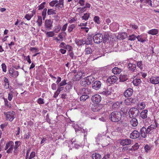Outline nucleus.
I'll return each mask as SVG.
<instances>
[{
    "label": "nucleus",
    "instance_id": "obj_1",
    "mask_svg": "<svg viewBox=\"0 0 159 159\" xmlns=\"http://www.w3.org/2000/svg\"><path fill=\"white\" fill-rule=\"evenodd\" d=\"M122 114L120 112L114 111L109 115V119L113 122H117L119 121L121 118Z\"/></svg>",
    "mask_w": 159,
    "mask_h": 159
},
{
    "label": "nucleus",
    "instance_id": "obj_2",
    "mask_svg": "<svg viewBox=\"0 0 159 159\" xmlns=\"http://www.w3.org/2000/svg\"><path fill=\"white\" fill-rule=\"evenodd\" d=\"M93 36V41L95 43H99L103 41V35L101 34L98 33Z\"/></svg>",
    "mask_w": 159,
    "mask_h": 159
},
{
    "label": "nucleus",
    "instance_id": "obj_3",
    "mask_svg": "<svg viewBox=\"0 0 159 159\" xmlns=\"http://www.w3.org/2000/svg\"><path fill=\"white\" fill-rule=\"evenodd\" d=\"M158 124L156 121L155 122V124H151L147 128V133L149 134H152L154 133V131L158 126Z\"/></svg>",
    "mask_w": 159,
    "mask_h": 159
},
{
    "label": "nucleus",
    "instance_id": "obj_4",
    "mask_svg": "<svg viewBox=\"0 0 159 159\" xmlns=\"http://www.w3.org/2000/svg\"><path fill=\"white\" fill-rule=\"evenodd\" d=\"M129 116L131 117V115L132 116V117H136L139 115L140 112L139 110L136 108L132 107L131 108L129 111Z\"/></svg>",
    "mask_w": 159,
    "mask_h": 159
},
{
    "label": "nucleus",
    "instance_id": "obj_5",
    "mask_svg": "<svg viewBox=\"0 0 159 159\" xmlns=\"http://www.w3.org/2000/svg\"><path fill=\"white\" fill-rule=\"evenodd\" d=\"M90 93L91 90L90 89L84 88L81 89L80 90L78 94L79 95H88Z\"/></svg>",
    "mask_w": 159,
    "mask_h": 159
},
{
    "label": "nucleus",
    "instance_id": "obj_6",
    "mask_svg": "<svg viewBox=\"0 0 159 159\" xmlns=\"http://www.w3.org/2000/svg\"><path fill=\"white\" fill-rule=\"evenodd\" d=\"M14 112L13 111H8L7 112H4V114L6 116L7 120L8 119L9 121H11L14 118Z\"/></svg>",
    "mask_w": 159,
    "mask_h": 159
},
{
    "label": "nucleus",
    "instance_id": "obj_7",
    "mask_svg": "<svg viewBox=\"0 0 159 159\" xmlns=\"http://www.w3.org/2000/svg\"><path fill=\"white\" fill-rule=\"evenodd\" d=\"M102 83L100 81L95 80L92 84V88L96 90H98L101 87Z\"/></svg>",
    "mask_w": 159,
    "mask_h": 159
},
{
    "label": "nucleus",
    "instance_id": "obj_8",
    "mask_svg": "<svg viewBox=\"0 0 159 159\" xmlns=\"http://www.w3.org/2000/svg\"><path fill=\"white\" fill-rule=\"evenodd\" d=\"M101 99V97L98 94H95L92 97V101L97 104H98L97 103L100 102Z\"/></svg>",
    "mask_w": 159,
    "mask_h": 159
},
{
    "label": "nucleus",
    "instance_id": "obj_9",
    "mask_svg": "<svg viewBox=\"0 0 159 159\" xmlns=\"http://www.w3.org/2000/svg\"><path fill=\"white\" fill-rule=\"evenodd\" d=\"M100 93L103 95L107 96L111 93V90L110 89H109L108 87L107 86L100 91Z\"/></svg>",
    "mask_w": 159,
    "mask_h": 159
},
{
    "label": "nucleus",
    "instance_id": "obj_10",
    "mask_svg": "<svg viewBox=\"0 0 159 159\" xmlns=\"http://www.w3.org/2000/svg\"><path fill=\"white\" fill-rule=\"evenodd\" d=\"M150 81L152 84H157L159 83V76H152L150 78Z\"/></svg>",
    "mask_w": 159,
    "mask_h": 159
},
{
    "label": "nucleus",
    "instance_id": "obj_11",
    "mask_svg": "<svg viewBox=\"0 0 159 159\" xmlns=\"http://www.w3.org/2000/svg\"><path fill=\"white\" fill-rule=\"evenodd\" d=\"M128 69L131 72H136V66L135 64L129 63L128 65Z\"/></svg>",
    "mask_w": 159,
    "mask_h": 159
},
{
    "label": "nucleus",
    "instance_id": "obj_12",
    "mask_svg": "<svg viewBox=\"0 0 159 159\" xmlns=\"http://www.w3.org/2000/svg\"><path fill=\"white\" fill-rule=\"evenodd\" d=\"M117 80V77L116 76L113 75L108 77L107 80V82L110 84H113L116 82Z\"/></svg>",
    "mask_w": 159,
    "mask_h": 159
},
{
    "label": "nucleus",
    "instance_id": "obj_13",
    "mask_svg": "<svg viewBox=\"0 0 159 159\" xmlns=\"http://www.w3.org/2000/svg\"><path fill=\"white\" fill-rule=\"evenodd\" d=\"M131 143V140L129 139H126L121 140L120 142V144L123 146L125 145H130Z\"/></svg>",
    "mask_w": 159,
    "mask_h": 159
},
{
    "label": "nucleus",
    "instance_id": "obj_14",
    "mask_svg": "<svg viewBox=\"0 0 159 159\" xmlns=\"http://www.w3.org/2000/svg\"><path fill=\"white\" fill-rule=\"evenodd\" d=\"M139 133L142 137L143 138H146L147 134H149L147 133V129L144 127H143L141 129Z\"/></svg>",
    "mask_w": 159,
    "mask_h": 159
},
{
    "label": "nucleus",
    "instance_id": "obj_15",
    "mask_svg": "<svg viewBox=\"0 0 159 159\" xmlns=\"http://www.w3.org/2000/svg\"><path fill=\"white\" fill-rule=\"evenodd\" d=\"M140 133L137 130L133 131L130 134V138L132 139H135L140 136Z\"/></svg>",
    "mask_w": 159,
    "mask_h": 159
},
{
    "label": "nucleus",
    "instance_id": "obj_16",
    "mask_svg": "<svg viewBox=\"0 0 159 159\" xmlns=\"http://www.w3.org/2000/svg\"><path fill=\"white\" fill-rule=\"evenodd\" d=\"M133 93V90L132 89L129 88L126 90L124 93V96L126 98H128L131 96Z\"/></svg>",
    "mask_w": 159,
    "mask_h": 159
},
{
    "label": "nucleus",
    "instance_id": "obj_17",
    "mask_svg": "<svg viewBox=\"0 0 159 159\" xmlns=\"http://www.w3.org/2000/svg\"><path fill=\"white\" fill-rule=\"evenodd\" d=\"M148 111L147 110H143L140 113V116L142 119H146V120L150 119L149 117L147 118Z\"/></svg>",
    "mask_w": 159,
    "mask_h": 159
},
{
    "label": "nucleus",
    "instance_id": "obj_18",
    "mask_svg": "<svg viewBox=\"0 0 159 159\" xmlns=\"http://www.w3.org/2000/svg\"><path fill=\"white\" fill-rule=\"evenodd\" d=\"M122 102H116L114 103L112 106V108L114 110H118L120 107V105L122 104Z\"/></svg>",
    "mask_w": 159,
    "mask_h": 159
},
{
    "label": "nucleus",
    "instance_id": "obj_19",
    "mask_svg": "<svg viewBox=\"0 0 159 159\" xmlns=\"http://www.w3.org/2000/svg\"><path fill=\"white\" fill-rule=\"evenodd\" d=\"M45 26L48 29H51L52 26V22L51 20H46L45 21Z\"/></svg>",
    "mask_w": 159,
    "mask_h": 159
},
{
    "label": "nucleus",
    "instance_id": "obj_20",
    "mask_svg": "<svg viewBox=\"0 0 159 159\" xmlns=\"http://www.w3.org/2000/svg\"><path fill=\"white\" fill-rule=\"evenodd\" d=\"M86 79L88 82V84H90L91 83H93L96 80L92 76H90L86 78Z\"/></svg>",
    "mask_w": 159,
    "mask_h": 159
},
{
    "label": "nucleus",
    "instance_id": "obj_21",
    "mask_svg": "<svg viewBox=\"0 0 159 159\" xmlns=\"http://www.w3.org/2000/svg\"><path fill=\"white\" fill-rule=\"evenodd\" d=\"M130 124L133 126H136L138 124L137 120L135 118H133L130 121Z\"/></svg>",
    "mask_w": 159,
    "mask_h": 159
},
{
    "label": "nucleus",
    "instance_id": "obj_22",
    "mask_svg": "<svg viewBox=\"0 0 159 159\" xmlns=\"http://www.w3.org/2000/svg\"><path fill=\"white\" fill-rule=\"evenodd\" d=\"M112 71L114 74H119L121 72V70L117 67H115L112 69Z\"/></svg>",
    "mask_w": 159,
    "mask_h": 159
},
{
    "label": "nucleus",
    "instance_id": "obj_23",
    "mask_svg": "<svg viewBox=\"0 0 159 159\" xmlns=\"http://www.w3.org/2000/svg\"><path fill=\"white\" fill-rule=\"evenodd\" d=\"M101 108L99 104H96L92 106V109L93 111H98Z\"/></svg>",
    "mask_w": 159,
    "mask_h": 159
},
{
    "label": "nucleus",
    "instance_id": "obj_24",
    "mask_svg": "<svg viewBox=\"0 0 159 159\" xmlns=\"http://www.w3.org/2000/svg\"><path fill=\"white\" fill-rule=\"evenodd\" d=\"M104 38H103V43H106L109 40L110 38V35L108 32H105L104 34Z\"/></svg>",
    "mask_w": 159,
    "mask_h": 159
},
{
    "label": "nucleus",
    "instance_id": "obj_25",
    "mask_svg": "<svg viewBox=\"0 0 159 159\" xmlns=\"http://www.w3.org/2000/svg\"><path fill=\"white\" fill-rule=\"evenodd\" d=\"M158 32V30L157 29H152L148 31V33L149 34L152 35H156Z\"/></svg>",
    "mask_w": 159,
    "mask_h": 159
},
{
    "label": "nucleus",
    "instance_id": "obj_26",
    "mask_svg": "<svg viewBox=\"0 0 159 159\" xmlns=\"http://www.w3.org/2000/svg\"><path fill=\"white\" fill-rule=\"evenodd\" d=\"M133 84L135 86H138L141 82L140 79L136 78L135 79L133 80L132 82Z\"/></svg>",
    "mask_w": 159,
    "mask_h": 159
},
{
    "label": "nucleus",
    "instance_id": "obj_27",
    "mask_svg": "<svg viewBox=\"0 0 159 159\" xmlns=\"http://www.w3.org/2000/svg\"><path fill=\"white\" fill-rule=\"evenodd\" d=\"M93 159H100L101 158V156L98 153H95L92 155Z\"/></svg>",
    "mask_w": 159,
    "mask_h": 159
},
{
    "label": "nucleus",
    "instance_id": "obj_28",
    "mask_svg": "<svg viewBox=\"0 0 159 159\" xmlns=\"http://www.w3.org/2000/svg\"><path fill=\"white\" fill-rule=\"evenodd\" d=\"M75 41L76 43L79 46L84 45L85 44V43H86L85 40L84 39H80L79 40H76Z\"/></svg>",
    "mask_w": 159,
    "mask_h": 159
},
{
    "label": "nucleus",
    "instance_id": "obj_29",
    "mask_svg": "<svg viewBox=\"0 0 159 159\" xmlns=\"http://www.w3.org/2000/svg\"><path fill=\"white\" fill-rule=\"evenodd\" d=\"M93 34L91 35L90 36H89L88 38L85 41V44L88 45L89 44H91L92 43V36Z\"/></svg>",
    "mask_w": 159,
    "mask_h": 159
},
{
    "label": "nucleus",
    "instance_id": "obj_30",
    "mask_svg": "<svg viewBox=\"0 0 159 159\" xmlns=\"http://www.w3.org/2000/svg\"><path fill=\"white\" fill-rule=\"evenodd\" d=\"M145 107V103L143 102L141 103H139L138 104V107L139 109L140 110L144 109Z\"/></svg>",
    "mask_w": 159,
    "mask_h": 159
},
{
    "label": "nucleus",
    "instance_id": "obj_31",
    "mask_svg": "<svg viewBox=\"0 0 159 159\" xmlns=\"http://www.w3.org/2000/svg\"><path fill=\"white\" fill-rule=\"evenodd\" d=\"M129 108L126 106H125L121 108L120 111L124 114H126L129 111Z\"/></svg>",
    "mask_w": 159,
    "mask_h": 159
},
{
    "label": "nucleus",
    "instance_id": "obj_32",
    "mask_svg": "<svg viewBox=\"0 0 159 159\" xmlns=\"http://www.w3.org/2000/svg\"><path fill=\"white\" fill-rule=\"evenodd\" d=\"M82 95L80 97V100L81 101H85L87 99L89 98V96L86 95Z\"/></svg>",
    "mask_w": 159,
    "mask_h": 159
},
{
    "label": "nucleus",
    "instance_id": "obj_33",
    "mask_svg": "<svg viewBox=\"0 0 159 159\" xmlns=\"http://www.w3.org/2000/svg\"><path fill=\"white\" fill-rule=\"evenodd\" d=\"M38 20L36 21V23L38 24L39 26H41L42 23V16H38Z\"/></svg>",
    "mask_w": 159,
    "mask_h": 159
},
{
    "label": "nucleus",
    "instance_id": "obj_34",
    "mask_svg": "<svg viewBox=\"0 0 159 159\" xmlns=\"http://www.w3.org/2000/svg\"><path fill=\"white\" fill-rule=\"evenodd\" d=\"M90 16V13H85L84 14L83 16L81 17V18L82 20H87Z\"/></svg>",
    "mask_w": 159,
    "mask_h": 159
},
{
    "label": "nucleus",
    "instance_id": "obj_35",
    "mask_svg": "<svg viewBox=\"0 0 159 159\" xmlns=\"http://www.w3.org/2000/svg\"><path fill=\"white\" fill-rule=\"evenodd\" d=\"M88 84L87 81L86 79V78H85L84 79L80 81V84L82 86H86V85H89Z\"/></svg>",
    "mask_w": 159,
    "mask_h": 159
},
{
    "label": "nucleus",
    "instance_id": "obj_36",
    "mask_svg": "<svg viewBox=\"0 0 159 159\" xmlns=\"http://www.w3.org/2000/svg\"><path fill=\"white\" fill-rule=\"evenodd\" d=\"M47 13L48 15L56 14V11L52 9H48V11Z\"/></svg>",
    "mask_w": 159,
    "mask_h": 159
},
{
    "label": "nucleus",
    "instance_id": "obj_37",
    "mask_svg": "<svg viewBox=\"0 0 159 159\" xmlns=\"http://www.w3.org/2000/svg\"><path fill=\"white\" fill-rule=\"evenodd\" d=\"M10 148L9 149H8L7 151V152L8 153H10L12 152V151L13 149V147H14V143L12 141V144L11 145H10Z\"/></svg>",
    "mask_w": 159,
    "mask_h": 159
},
{
    "label": "nucleus",
    "instance_id": "obj_38",
    "mask_svg": "<svg viewBox=\"0 0 159 159\" xmlns=\"http://www.w3.org/2000/svg\"><path fill=\"white\" fill-rule=\"evenodd\" d=\"M93 20L95 23L98 24H99L100 23V18L98 16H95L94 17Z\"/></svg>",
    "mask_w": 159,
    "mask_h": 159
},
{
    "label": "nucleus",
    "instance_id": "obj_39",
    "mask_svg": "<svg viewBox=\"0 0 159 159\" xmlns=\"http://www.w3.org/2000/svg\"><path fill=\"white\" fill-rule=\"evenodd\" d=\"M75 25L74 24H71L68 27V30L69 32H71L73 29L75 28Z\"/></svg>",
    "mask_w": 159,
    "mask_h": 159
},
{
    "label": "nucleus",
    "instance_id": "obj_40",
    "mask_svg": "<svg viewBox=\"0 0 159 159\" xmlns=\"http://www.w3.org/2000/svg\"><path fill=\"white\" fill-rule=\"evenodd\" d=\"M136 39V36L134 34L129 36L128 39L131 41H134Z\"/></svg>",
    "mask_w": 159,
    "mask_h": 159
},
{
    "label": "nucleus",
    "instance_id": "obj_41",
    "mask_svg": "<svg viewBox=\"0 0 159 159\" xmlns=\"http://www.w3.org/2000/svg\"><path fill=\"white\" fill-rule=\"evenodd\" d=\"M14 69L12 68H11L9 69V73L12 77H14L15 76V75L14 74Z\"/></svg>",
    "mask_w": 159,
    "mask_h": 159
},
{
    "label": "nucleus",
    "instance_id": "obj_42",
    "mask_svg": "<svg viewBox=\"0 0 159 159\" xmlns=\"http://www.w3.org/2000/svg\"><path fill=\"white\" fill-rule=\"evenodd\" d=\"M86 54H91L92 52V50L90 48H87L85 49Z\"/></svg>",
    "mask_w": 159,
    "mask_h": 159
},
{
    "label": "nucleus",
    "instance_id": "obj_43",
    "mask_svg": "<svg viewBox=\"0 0 159 159\" xmlns=\"http://www.w3.org/2000/svg\"><path fill=\"white\" fill-rule=\"evenodd\" d=\"M120 36L122 39H123L127 37V34L125 33H122L120 34Z\"/></svg>",
    "mask_w": 159,
    "mask_h": 159
},
{
    "label": "nucleus",
    "instance_id": "obj_44",
    "mask_svg": "<svg viewBox=\"0 0 159 159\" xmlns=\"http://www.w3.org/2000/svg\"><path fill=\"white\" fill-rule=\"evenodd\" d=\"M46 34L47 37H52L54 35V33L53 31H49L47 32Z\"/></svg>",
    "mask_w": 159,
    "mask_h": 159
},
{
    "label": "nucleus",
    "instance_id": "obj_45",
    "mask_svg": "<svg viewBox=\"0 0 159 159\" xmlns=\"http://www.w3.org/2000/svg\"><path fill=\"white\" fill-rule=\"evenodd\" d=\"M77 11L79 13H82L86 11V9H85V7L82 8L79 7L77 8Z\"/></svg>",
    "mask_w": 159,
    "mask_h": 159
},
{
    "label": "nucleus",
    "instance_id": "obj_46",
    "mask_svg": "<svg viewBox=\"0 0 159 159\" xmlns=\"http://www.w3.org/2000/svg\"><path fill=\"white\" fill-rule=\"evenodd\" d=\"M83 74H84V73H82L81 72H79L78 74L76 75V77H77L78 79H81L83 75Z\"/></svg>",
    "mask_w": 159,
    "mask_h": 159
},
{
    "label": "nucleus",
    "instance_id": "obj_47",
    "mask_svg": "<svg viewBox=\"0 0 159 159\" xmlns=\"http://www.w3.org/2000/svg\"><path fill=\"white\" fill-rule=\"evenodd\" d=\"M64 49L68 50L69 51H70L72 49V48L70 45H66Z\"/></svg>",
    "mask_w": 159,
    "mask_h": 159
},
{
    "label": "nucleus",
    "instance_id": "obj_48",
    "mask_svg": "<svg viewBox=\"0 0 159 159\" xmlns=\"http://www.w3.org/2000/svg\"><path fill=\"white\" fill-rule=\"evenodd\" d=\"M66 80H62L60 83L58 84L57 86L61 87L65 85V84H67V83H66Z\"/></svg>",
    "mask_w": 159,
    "mask_h": 159
},
{
    "label": "nucleus",
    "instance_id": "obj_49",
    "mask_svg": "<svg viewBox=\"0 0 159 159\" xmlns=\"http://www.w3.org/2000/svg\"><path fill=\"white\" fill-rule=\"evenodd\" d=\"M31 135V133L30 132H28L25 134L24 136V138L25 139H28L29 138Z\"/></svg>",
    "mask_w": 159,
    "mask_h": 159
},
{
    "label": "nucleus",
    "instance_id": "obj_50",
    "mask_svg": "<svg viewBox=\"0 0 159 159\" xmlns=\"http://www.w3.org/2000/svg\"><path fill=\"white\" fill-rule=\"evenodd\" d=\"M57 0H53L49 3V5L52 7H53L55 4L58 2Z\"/></svg>",
    "mask_w": 159,
    "mask_h": 159
},
{
    "label": "nucleus",
    "instance_id": "obj_51",
    "mask_svg": "<svg viewBox=\"0 0 159 159\" xmlns=\"http://www.w3.org/2000/svg\"><path fill=\"white\" fill-rule=\"evenodd\" d=\"M12 141H9V142L7 143L6 144L5 149L7 150L8 148L10 146V145H11L12 144Z\"/></svg>",
    "mask_w": 159,
    "mask_h": 159
},
{
    "label": "nucleus",
    "instance_id": "obj_52",
    "mask_svg": "<svg viewBox=\"0 0 159 159\" xmlns=\"http://www.w3.org/2000/svg\"><path fill=\"white\" fill-rule=\"evenodd\" d=\"M102 136L101 134L98 135L97 137H96V142L98 143L100 142L101 140H102Z\"/></svg>",
    "mask_w": 159,
    "mask_h": 159
},
{
    "label": "nucleus",
    "instance_id": "obj_53",
    "mask_svg": "<svg viewBox=\"0 0 159 159\" xmlns=\"http://www.w3.org/2000/svg\"><path fill=\"white\" fill-rule=\"evenodd\" d=\"M133 150L134 151L137 150L139 148V145L138 143H135L134 145L132 146Z\"/></svg>",
    "mask_w": 159,
    "mask_h": 159
},
{
    "label": "nucleus",
    "instance_id": "obj_54",
    "mask_svg": "<svg viewBox=\"0 0 159 159\" xmlns=\"http://www.w3.org/2000/svg\"><path fill=\"white\" fill-rule=\"evenodd\" d=\"M137 66L139 68L141 69H142L143 68V65L142 64V62L139 61L137 63Z\"/></svg>",
    "mask_w": 159,
    "mask_h": 159
},
{
    "label": "nucleus",
    "instance_id": "obj_55",
    "mask_svg": "<svg viewBox=\"0 0 159 159\" xmlns=\"http://www.w3.org/2000/svg\"><path fill=\"white\" fill-rule=\"evenodd\" d=\"M1 66L3 71L5 72H6L7 71L6 65L5 63H2V64Z\"/></svg>",
    "mask_w": 159,
    "mask_h": 159
},
{
    "label": "nucleus",
    "instance_id": "obj_56",
    "mask_svg": "<svg viewBox=\"0 0 159 159\" xmlns=\"http://www.w3.org/2000/svg\"><path fill=\"white\" fill-rule=\"evenodd\" d=\"M129 99L131 103H135L136 102V99L135 98H130Z\"/></svg>",
    "mask_w": 159,
    "mask_h": 159
},
{
    "label": "nucleus",
    "instance_id": "obj_57",
    "mask_svg": "<svg viewBox=\"0 0 159 159\" xmlns=\"http://www.w3.org/2000/svg\"><path fill=\"white\" fill-rule=\"evenodd\" d=\"M4 101L5 102V106H7L8 107H11V104L10 102H8V101L7 99L4 98Z\"/></svg>",
    "mask_w": 159,
    "mask_h": 159
},
{
    "label": "nucleus",
    "instance_id": "obj_58",
    "mask_svg": "<svg viewBox=\"0 0 159 159\" xmlns=\"http://www.w3.org/2000/svg\"><path fill=\"white\" fill-rule=\"evenodd\" d=\"M126 105H130V101L129 100V98H127L124 101Z\"/></svg>",
    "mask_w": 159,
    "mask_h": 159
},
{
    "label": "nucleus",
    "instance_id": "obj_59",
    "mask_svg": "<svg viewBox=\"0 0 159 159\" xmlns=\"http://www.w3.org/2000/svg\"><path fill=\"white\" fill-rule=\"evenodd\" d=\"M145 3H148V5L152 7V1L151 0H144Z\"/></svg>",
    "mask_w": 159,
    "mask_h": 159
},
{
    "label": "nucleus",
    "instance_id": "obj_60",
    "mask_svg": "<svg viewBox=\"0 0 159 159\" xmlns=\"http://www.w3.org/2000/svg\"><path fill=\"white\" fill-rule=\"evenodd\" d=\"M38 102L39 104H43L44 103L43 102V99L41 98L38 99Z\"/></svg>",
    "mask_w": 159,
    "mask_h": 159
},
{
    "label": "nucleus",
    "instance_id": "obj_61",
    "mask_svg": "<svg viewBox=\"0 0 159 159\" xmlns=\"http://www.w3.org/2000/svg\"><path fill=\"white\" fill-rule=\"evenodd\" d=\"M32 16H33L29 15L28 14H26L25 16V18L27 20H29L31 19Z\"/></svg>",
    "mask_w": 159,
    "mask_h": 159
},
{
    "label": "nucleus",
    "instance_id": "obj_62",
    "mask_svg": "<svg viewBox=\"0 0 159 159\" xmlns=\"http://www.w3.org/2000/svg\"><path fill=\"white\" fill-rule=\"evenodd\" d=\"M63 0H59V2L58 3L59 5L60 6L61 8L63 7Z\"/></svg>",
    "mask_w": 159,
    "mask_h": 159
},
{
    "label": "nucleus",
    "instance_id": "obj_63",
    "mask_svg": "<svg viewBox=\"0 0 159 159\" xmlns=\"http://www.w3.org/2000/svg\"><path fill=\"white\" fill-rule=\"evenodd\" d=\"M110 154L107 153L106 155H105L104 157L102 158V159H109Z\"/></svg>",
    "mask_w": 159,
    "mask_h": 159
},
{
    "label": "nucleus",
    "instance_id": "obj_64",
    "mask_svg": "<svg viewBox=\"0 0 159 159\" xmlns=\"http://www.w3.org/2000/svg\"><path fill=\"white\" fill-rule=\"evenodd\" d=\"M47 9L46 8H44L42 12V15L43 16H46L47 14Z\"/></svg>",
    "mask_w": 159,
    "mask_h": 159
}]
</instances>
